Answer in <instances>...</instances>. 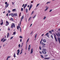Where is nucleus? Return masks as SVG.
Segmentation results:
<instances>
[{"mask_svg": "<svg viewBox=\"0 0 60 60\" xmlns=\"http://www.w3.org/2000/svg\"><path fill=\"white\" fill-rule=\"evenodd\" d=\"M14 27H15V25L14 23H12L11 26V28H13Z\"/></svg>", "mask_w": 60, "mask_h": 60, "instance_id": "nucleus-1", "label": "nucleus"}, {"mask_svg": "<svg viewBox=\"0 0 60 60\" xmlns=\"http://www.w3.org/2000/svg\"><path fill=\"white\" fill-rule=\"evenodd\" d=\"M45 50V49H44L42 52V53L44 54H46V52Z\"/></svg>", "mask_w": 60, "mask_h": 60, "instance_id": "nucleus-2", "label": "nucleus"}, {"mask_svg": "<svg viewBox=\"0 0 60 60\" xmlns=\"http://www.w3.org/2000/svg\"><path fill=\"white\" fill-rule=\"evenodd\" d=\"M9 16H11L12 17H14V14L13 13H11L9 14Z\"/></svg>", "mask_w": 60, "mask_h": 60, "instance_id": "nucleus-3", "label": "nucleus"}, {"mask_svg": "<svg viewBox=\"0 0 60 60\" xmlns=\"http://www.w3.org/2000/svg\"><path fill=\"white\" fill-rule=\"evenodd\" d=\"M9 24V22L7 21H6V26H7Z\"/></svg>", "mask_w": 60, "mask_h": 60, "instance_id": "nucleus-4", "label": "nucleus"}, {"mask_svg": "<svg viewBox=\"0 0 60 60\" xmlns=\"http://www.w3.org/2000/svg\"><path fill=\"white\" fill-rule=\"evenodd\" d=\"M0 25H2L3 24V20L2 19H1V21Z\"/></svg>", "mask_w": 60, "mask_h": 60, "instance_id": "nucleus-5", "label": "nucleus"}, {"mask_svg": "<svg viewBox=\"0 0 60 60\" xmlns=\"http://www.w3.org/2000/svg\"><path fill=\"white\" fill-rule=\"evenodd\" d=\"M10 20H11L12 21H13L14 20L11 17L10 18Z\"/></svg>", "mask_w": 60, "mask_h": 60, "instance_id": "nucleus-6", "label": "nucleus"}, {"mask_svg": "<svg viewBox=\"0 0 60 60\" xmlns=\"http://www.w3.org/2000/svg\"><path fill=\"white\" fill-rule=\"evenodd\" d=\"M33 49L32 48L31 50L30 53L31 54H32V53H33Z\"/></svg>", "mask_w": 60, "mask_h": 60, "instance_id": "nucleus-7", "label": "nucleus"}, {"mask_svg": "<svg viewBox=\"0 0 60 60\" xmlns=\"http://www.w3.org/2000/svg\"><path fill=\"white\" fill-rule=\"evenodd\" d=\"M23 19H24V16H22V17H21V21H22V20Z\"/></svg>", "mask_w": 60, "mask_h": 60, "instance_id": "nucleus-8", "label": "nucleus"}, {"mask_svg": "<svg viewBox=\"0 0 60 60\" xmlns=\"http://www.w3.org/2000/svg\"><path fill=\"white\" fill-rule=\"evenodd\" d=\"M9 35H10V34L9 33H8V34L7 35V38H8Z\"/></svg>", "mask_w": 60, "mask_h": 60, "instance_id": "nucleus-9", "label": "nucleus"}, {"mask_svg": "<svg viewBox=\"0 0 60 60\" xmlns=\"http://www.w3.org/2000/svg\"><path fill=\"white\" fill-rule=\"evenodd\" d=\"M14 54L13 55V56L15 58V57H16V55L15 54V53H14Z\"/></svg>", "mask_w": 60, "mask_h": 60, "instance_id": "nucleus-10", "label": "nucleus"}, {"mask_svg": "<svg viewBox=\"0 0 60 60\" xmlns=\"http://www.w3.org/2000/svg\"><path fill=\"white\" fill-rule=\"evenodd\" d=\"M8 6H9V4H6L5 6L6 8H7V7H8Z\"/></svg>", "mask_w": 60, "mask_h": 60, "instance_id": "nucleus-11", "label": "nucleus"}, {"mask_svg": "<svg viewBox=\"0 0 60 60\" xmlns=\"http://www.w3.org/2000/svg\"><path fill=\"white\" fill-rule=\"evenodd\" d=\"M24 44V43H22L21 45V47H22L23 46V44Z\"/></svg>", "mask_w": 60, "mask_h": 60, "instance_id": "nucleus-12", "label": "nucleus"}, {"mask_svg": "<svg viewBox=\"0 0 60 60\" xmlns=\"http://www.w3.org/2000/svg\"><path fill=\"white\" fill-rule=\"evenodd\" d=\"M14 16H17V13H14Z\"/></svg>", "mask_w": 60, "mask_h": 60, "instance_id": "nucleus-13", "label": "nucleus"}, {"mask_svg": "<svg viewBox=\"0 0 60 60\" xmlns=\"http://www.w3.org/2000/svg\"><path fill=\"white\" fill-rule=\"evenodd\" d=\"M10 57H11V56H8L7 57V58L6 60H8V59H9V58H10Z\"/></svg>", "mask_w": 60, "mask_h": 60, "instance_id": "nucleus-14", "label": "nucleus"}, {"mask_svg": "<svg viewBox=\"0 0 60 60\" xmlns=\"http://www.w3.org/2000/svg\"><path fill=\"white\" fill-rule=\"evenodd\" d=\"M43 41L44 42H46V40H45V39L43 40Z\"/></svg>", "mask_w": 60, "mask_h": 60, "instance_id": "nucleus-15", "label": "nucleus"}, {"mask_svg": "<svg viewBox=\"0 0 60 60\" xmlns=\"http://www.w3.org/2000/svg\"><path fill=\"white\" fill-rule=\"evenodd\" d=\"M42 45H43V46H45V44L43 42L42 43Z\"/></svg>", "mask_w": 60, "mask_h": 60, "instance_id": "nucleus-16", "label": "nucleus"}, {"mask_svg": "<svg viewBox=\"0 0 60 60\" xmlns=\"http://www.w3.org/2000/svg\"><path fill=\"white\" fill-rule=\"evenodd\" d=\"M32 6H33V5L31 4L30 5L29 8H32Z\"/></svg>", "mask_w": 60, "mask_h": 60, "instance_id": "nucleus-17", "label": "nucleus"}, {"mask_svg": "<svg viewBox=\"0 0 60 60\" xmlns=\"http://www.w3.org/2000/svg\"><path fill=\"white\" fill-rule=\"evenodd\" d=\"M49 9V8H47L45 9V11H47V10Z\"/></svg>", "mask_w": 60, "mask_h": 60, "instance_id": "nucleus-18", "label": "nucleus"}, {"mask_svg": "<svg viewBox=\"0 0 60 60\" xmlns=\"http://www.w3.org/2000/svg\"><path fill=\"white\" fill-rule=\"evenodd\" d=\"M32 18V17H30V18H29V20H28V21H30V20Z\"/></svg>", "mask_w": 60, "mask_h": 60, "instance_id": "nucleus-19", "label": "nucleus"}, {"mask_svg": "<svg viewBox=\"0 0 60 60\" xmlns=\"http://www.w3.org/2000/svg\"><path fill=\"white\" fill-rule=\"evenodd\" d=\"M16 33V32H14L13 33V35H15V34Z\"/></svg>", "mask_w": 60, "mask_h": 60, "instance_id": "nucleus-20", "label": "nucleus"}, {"mask_svg": "<svg viewBox=\"0 0 60 60\" xmlns=\"http://www.w3.org/2000/svg\"><path fill=\"white\" fill-rule=\"evenodd\" d=\"M8 13H11V11L9 10H8Z\"/></svg>", "mask_w": 60, "mask_h": 60, "instance_id": "nucleus-21", "label": "nucleus"}, {"mask_svg": "<svg viewBox=\"0 0 60 60\" xmlns=\"http://www.w3.org/2000/svg\"><path fill=\"white\" fill-rule=\"evenodd\" d=\"M36 15H34V16L33 17V19H34V18H35V17H36Z\"/></svg>", "mask_w": 60, "mask_h": 60, "instance_id": "nucleus-22", "label": "nucleus"}, {"mask_svg": "<svg viewBox=\"0 0 60 60\" xmlns=\"http://www.w3.org/2000/svg\"><path fill=\"white\" fill-rule=\"evenodd\" d=\"M19 52H20V51H19V52H17V55H19Z\"/></svg>", "mask_w": 60, "mask_h": 60, "instance_id": "nucleus-23", "label": "nucleus"}, {"mask_svg": "<svg viewBox=\"0 0 60 60\" xmlns=\"http://www.w3.org/2000/svg\"><path fill=\"white\" fill-rule=\"evenodd\" d=\"M19 38H21V39H22V38H23V37L21 36H20L19 37Z\"/></svg>", "mask_w": 60, "mask_h": 60, "instance_id": "nucleus-24", "label": "nucleus"}, {"mask_svg": "<svg viewBox=\"0 0 60 60\" xmlns=\"http://www.w3.org/2000/svg\"><path fill=\"white\" fill-rule=\"evenodd\" d=\"M50 4V2H47V3H46V4Z\"/></svg>", "mask_w": 60, "mask_h": 60, "instance_id": "nucleus-25", "label": "nucleus"}, {"mask_svg": "<svg viewBox=\"0 0 60 60\" xmlns=\"http://www.w3.org/2000/svg\"><path fill=\"white\" fill-rule=\"evenodd\" d=\"M34 11H33L31 14V15H32V14H33V13H34Z\"/></svg>", "mask_w": 60, "mask_h": 60, "instance_id": "nucleus-26", "label": "nucleus"}, {"mask_svg": "<svg viewBox=\"0 0 60 60\" xmlns=\"http://www.w3.org/2000/svg\"><path fill=\"white\" fill-rule=\"evenodd\" d=\"M41 56L42 57V58H44V57H43V55H41Z\"/></svg>", "mask_w": 60, "mask_h": 60, "instance_id": "nucleus-27", "label": "nucleus"}, {"mask_svg": "<svg viewBox=\"0 0 60 60\" xmlns=\"http://www.w3.org/2000/svg\"><path fill=\"white\" fill-rule=\"evenodd\" d=\"M55 41H57V39H56V38H55Z\"/></svg>", "mask_w": 60, "mask_h": 60, "instance_id": "nucleus-28", "label": "nucleus"}, {"mask_svg": "<svg viewBox=\"0 0 60 60\" xmlns=\"http://www.w3.org/2000/svg\"><path fill=\"white\" fill-rule=\"evenodd\" d=\"M39 4H37V6H36V7H38V6H39Z\"/></svg>", "mask_w": 60, "mask_h": 60, "instance_id": "nucleus-29", "label": "nucleus"}, {"mask_svg": "<svg viewBox=\"0 0 60 60\" xmlns=\"http://www.w3.org/2000/svg\"><path fill=\"white\" fill-rule=\"evenodd\" d=\"M27 11H28V9H26V12L27 13Z\"/></svg>", "mask_w": 60, "mask_h": 60, "instance_id": "nucleus-30", "label": "nucleus"}, {"mask_svg": "<svg viewBox=\"0 0 60 60\" xmlns=\"http://www.w3.org/2000/svg\"><path fill=\"white\" fill-rule=\"evenodd\" d=\"M37 36V34H36L35 36V38H36V36Z\"/></svg>", "mask_w": 60, "mask_h": 60, "instance_id": "nucleus-31", "label": "nucleus"}, {"mask_svg": "<svg viewBox=\"0 0 60 60\" xmlns=\"http://www.w3.org/2000/svg\"><path fill=\"white\" fill-rule=\"evenodd\" d=\"M51 36L52 38V39L53 38V36H52V35H51Z\"/></svg>", "mask_w": 60, "mask_h": 60, "instance_id": "nucleus-32", "label": "nucleus"}, {"mask_svg": "<svg viewBox=\"0 0 60 60\" xmlns=\"http://www.w3.org/2000/svg\"><path fill=\"white\" fill-rule=\"evenodd\" d=\"M46 18V16H45L43 19H45Z\"/></svg>", "mask_w": 60, "mask_h": 60, "instance_id": "nucleus-33", "label": "nucleus"}, {"mask_svg": "<svg viewBox=\"0 0 60 60\" xmlns=\"http://www.w3.org/2000/svg\"><path fill=\"white\" fill-rule=\"evenodd\" d=\"M49 34V33H47L45 35H48Z\"/></svg>", "mask_w": 60, "mask_h": 60, "instance_id": "nucleus-34", "label": "nucleus"}, {"mask_svg": "<svg viewBox=\"0 0 60 60\" xmlns=\"http://www.w3.org/2000/svg\"><path fill=\"white\" fill-rule=\"evenodd\" d=\"M4 40V38H2L1 40V41H2Z\"/></svg>", "mask_w": 60, "mask_h": 60, "instance_id": "nucleus-35", "label": "nucleus"}, {"mask_svg": "<svg viewBox=\"0 0 60 60\" xmlns=\"http://www.w3.org/2000/svg\"><path fill=\"white\" fill-rule=\"evenodd\" d=\"M23 11V8H22L21 9V11Z\"/></svg>", "mask_w": 60, "mask_h": 60, "instance_id": "nucleus-36", "label": "nucleus"}, {"mask_svg": "<svg viewBox=\"0 0 60 60\" xmlns=\"http://www.w3.org/2000/svg\"><path fill=\"white\" fill-rule=\"evenodd\" d=\"M51 11H52V9H51L49 11V12H51Z\"/></svg>", "mask_w": 60, "mask_h": 60, "instance_id": "nucleus-37", "label": "nucleus"}, {"mask_svg": "<svg viewBox=\"0 0 60 60\" xmlns=\"http://www.w3.org/2000/svg\"><path fill=\"white\" fill-rule=\"evenodd\" d=\"M13 38V37H11L10 38L11 40V39H12Z\"/></svg>", "mask_w": 60, "mask_h": 60, "instance_id": "nucleus-38", "label": "nucleus"}, {"mask_svg": "<svg viewBox=\"0 0 60 60\" xmlns=\"http://www.w3.org/2000/svg\"><path fill=\"white\" fill-rule=\"evenodd\" d=\"M24 6H25V7H26V6H27V4H25Z\"/></svg>", "mask_w": 60, "mask_h": 60, "instance_id": "nucleus-39", "label": "nucleus"}, {"mask_svg": "<svg viewBox=\"0 0 60 60\" xmlns=\"http://www.w3.org/2000/svg\"><path fill=\"white\" fill-rule=\"evenodd\" d=\"M54 37L55 38H56V35L54 34Z\"/></svg>", "mask_w": 60, "mask_h": 60, "instance_id": "nucleus-40", "label": "nucleus"}, {"mask_svg": "<svg viewBox=\"0 0 60 60\" xmlns=\"http://www.w3.org/2000/svg\"><path fill=\"white\" fill-rule=\"evenodd\" d=\"M22 52L21 51V52L20 53V55H21V54H22Z\"/></svg>", "mask_w": 60, "mask_h": 60, "instance_id": "nucleus-41", "label": "nucleus"}, {"mask_svg": "<svg viewBox=\"0 0 60 60\" xmlns=\"http://www.w3.org/2000/svg\"><path fill=\"white\" fill-rule=\"evenodd\" d=\"M12 11H15V9H14L12 10Z\"/></svg>", "mask_w": 60, "mask_h": 60, "instance_id": "nucleus-42", "label": "nucleus"}, {"mask_svg": "<svg viewBox=\"0 0 60 60\" xmlns=\"http://www.w3.org/2000/svg\"><path fill=\"white\" fill-rule=\"evenodd\" d=\"M19 48H20V44H19Z\"/></svg>", "mask_w": 60, "mask_h": 60, "instance_id": "nucleus-43", "label": "nucleus"}, {"mask_svg": "<svg viewBox=\"0 0 60 60\" xmlns=\"http://www.w3.org/2000/svg\"><path fill=\"white\" fill-rule=\"evenodd\" d=\"M29 38H28L27 40V42H28V41H29Z\"/></svg>", "mask_w": 60, "mask_h": 60, "instance_id": "nucleus-44", "label": "nucleus"}, {"mask_svg": "<svg viewBox=\"0 0 60 60\" xmlns=\"http://www.w3.org/2000/svg\"><path fill=\"white\" fill-rule=\"evenodd\" d=\"M31 8H29V11H30V10H31Z\"/></svg>", "mask_w": 60, "mask_h": 60, "instance_id": "nucleus-45", "label": "nucleus"}, {"mask_svg": "<svg viewBox=\"0 0 60 60\" xmlns=\"http://www.w3.org/2000/svg\"><path fill=\"white\" fill-rule=\"evenodd\" d=\"M33 31H32L31 32V33H30V34H33Z\"/></svg>", "mask_w": 60, "mask_h": 60, "instance_id": "nucleus-46", "label": "nucleus"}, {"mask_svg": "<svg viewBox=\"0 0 60 60\" xmlns=\"http://www.w3.org/2000/svg\"><path fill=\"white\" fill-rule=\"evenodd\" d=\"M21 13H20L19 14V17L20 16H21Z\"/></svg>", "mask_w": 60, "mask_h": 60, "instance_id": "nucleus-47", "label": "nucleus"}, {"mask_svg": "<svg viewBox=\"0 0 60 60\" xmlns=\"http://www.w3.org/2000/svg\"><path fill=\"white\" fill-rule=\"evenodd\" d=\"M20 42H22V39H21L20 40Z\"/></svg>", "mask_w": 60, "mask_h": 60, "instance_id": "nucleus-48", "label": "nucleus"}, {"mask_svg": "<svg viewBox=\"0 0 60 60\" xmlns=\"http://www.w3.org/2000/svg\"><path fill=\"white\" fill-rule=\"evenodd\" d=\"M39 49H40V50H41V46H40L39 47Z\"/></svg>", "mask_w": 60, "mask_h": 60, "instance_id": "nucleus-49", "label": "nucleus"}, {"mask_svg": "<svg viewBox=\"0 0 60 60\" xmlns=\"http://www.w3.org/2000/svg\"><path fill=\"white\" fill-rule=\"evenodd\" d=\"M58 35L59 36H60V34H58Z\"/></svg>", "mask_w": 60, "mask_h": 60, "instance_id": "nucleus-50", "label": "nucleus"}, {"mask_svg": "<svg viewBox=\"0 0 60 60\" xmlns=\"http://www.w3.org/2000/svg\"><path fill=\"white\" fill-rule=\"evenodd\" d=\"M19 51H20V50H19V49L17 50V52H19Z\"/></svg>", "mask_w": 60, "mask_h": 60, "instance_id": "nucleus-51", "label": "nucleus"}, {"mask_svg": "<svg viewBox=\"0 0 60 60\" xmlns=\"http://www.w3.org/2000/svg\"><path fill=\"white\" fill-rule=\"evenodd\" d=\"M49 33H52V32H51V31H49Z\"/></svg>", "mask_w": 60, "mask_h": 60, "instance_id": "nucleus-52", "label": "nucleus"}, {"mask_svg": "<svg viewBox=\"0 0 60 60\" xmlns=\"http://www.w3.org/2000/svg\"><path fill=\"white\" fill-rule=\"evenodd\" d=\"M47 58V59H50V57H48V58Z\"/></svg>", "mask_w": 60, "mask_h": 60, "instance_id": "nucleus-53", "label": "nucleus"}, {"mask_svg": "<svg viewBox=\"0 0 60 60\" xmlns=\"http://www.w3.org/2000/svg\"><path fill=\"white\" fill-rule=\"evenodd\" d=\"M30 47H29L28 48V50H30Z\"/></svg>", "mask_w": 60, "mask_h": 60, "instance_id": "nucleus-54", "label": "nucleus"}, {"mask_svg": "<svg viewBox=\"0 0 60 60\" xmlns=\"http://www.w3.org/2000/svg\"><path fill=\"white\" fill-rule=\"evenodd\" d=\"M7 4V2H6L5 3V4Z\"/></svg>", "mask_w": 60, "mask_h": 60, "instance_id": "nucleus-55", "label": "nucleus"}, {"mask_svg": "<svg viewBox=\"0 0 60 60\" xmlns=\"http://www.w3.org/2000/svg\"><path fill=\"white\" fill-rule=\"evenodd\" d=\"M23 49H22L21 50V52H22V51H23Z\"/></svg>", "mask_w": 60, "mask_h": 60, "instance_id": "nucleus-56", "label": "nucleus"}, {"mask_svg": "<svg viewBox=\"0 0 60 60\" xmlns=\"http://www.w3.org/2000/svg\"><path fill=\"white\" fill-rule=\"evenodd\" d=\"M19 28H20V26H19Z\"/></svg>", "mask_w": 60, "mask_h": 60, "instance_id": "nucleus-57", "label": "nucleus"}, {"mask_svg": "<svg viewBox=\"0 0 60 60\" xmlns=\"http://www.w3.org/2000/svg\"><path fill=\"white\" fill-rule=\"evenodd\" d=\"M21 21H20V22H20V25H21Z\"/></svg>", "mask_w": 60, "mask_h": 60, "instance_id": "nucleus-58", "label": "nucleus"}, {"mask_svg": "<svg viewBox=\"0 0 60 60\" xmlns=\"http://www.w3.org/2000/svg\"><path fill=\"white\" fill-rule=\"evenodd\" d=\"M17 29H19V27L18 26H17Z\"/></svg>", "mask_w": 60, "mask_h": 60, "instance_id": "nucleus-59", "label": "nucleus"}, {"mask_svg": "<svg viewBox=\"0 0 60 60\" xmlns=\"http://www.w3.org/2000/svg\"><path fill=\"white\" fill-rule=\"evenodd\" d=\"M8 14L7 13L6 14V16H7V17H8Z\"/></svg>", "mask_w": 60, "mask_h": 60, "instance_id": "nucleus-60", "label": "nucleus"}, {"mask_svg": "<svg viewBox=\"0 0 60 60\" xmlns=\"http://www.w3.org/2000/svg\"><path fill=\"white\" fill-rule=\"evenodd\" d=\"M47 36L48 37H49V35H47Z\"/></svg>", "mask_w": 60, "mask_h": 60, "instance_id": "nucleus-61", "label": "nucleus"}, {"mask_svg": "<svg viewBox=\"0 0 60 60\" xmlns=\"http://www.w3.org/2000/svg\"><path fill=\"white\" fill-rule=\"evenodd\" d=\"M26 7L24 6V7H23V9H25Z\"/></svg>", "mask_w": 60, "mask_h": 60, "instance_id": "nucleus-62", "label": "nucleus"}, {"mask_svg": "<svg viewBox=\"0 0 60 60\" xmlns=\"http://www.w3.org/2000/svg\"><path fill=\"white\" fill-rule=\"evenodd\" d=\"M8 30H10V28H8Z\"/></svg>", "mask_w": 60, "mask_h": 60, "instance_id": "nucleus-63", "label": "nucleus"}, {"mask_svg": "<svg viewBox=\"0 0 60 60\" xmlns=\"http://www.w3.org/2000/svg\"><path fill=\"white\" fill-rule=\"evenodd\" d=\"M45 59H47V58H44Z\"/></svg>", "mask_w": 60, "mask_h": 60, "instance_id": "nucleus-64", "label": "nucleus"}]
</instances>
